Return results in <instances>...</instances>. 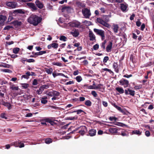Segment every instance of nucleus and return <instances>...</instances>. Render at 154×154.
<instances>
[{"mask_svg":"<svg viewBox=\"0 0 154 154\" xmlns=\"http://www.w3.org/2000/svg\"><path fill=\"white\" fill-rule=\"evenodd\" d=\"M45 71L48 74H51L53 71V69L52 68L49 69L46 68L45 69Z\"/></svg>","mask_w":154,"mask_h":154,"instance_id":"obj_31","label":"nucleus"},{"mask_svg":"<svg viewBox=\"0 0 154 154\" xmlns=\"http://www.w3.org/2000/svg\"><path fill=\"white\" fill-rule=\"evenodd\" d=\"M6 5L8 7L14 8L16 7L17 4L15 2H9L7 3Z\"/></svg>","mask_w":154,"mask_h":154,"instance_id":"obj_14","label":"nucleus"},{"mask_svg":"<svg viewBox=\"0 0 154 154\" xmlns=\"http://www.w3.org/2000/svg\"><path fill=\"white\" fill-rule=\"evenodd\" d=\"M20 48H15L13 49V52L14 53L16 54L18 53Z\"/></svg>","mask_w":154,"mask_h":154,"instance_id":"obj_41","label":"nucleus"},{"mask_svg":"<svg viewBox=\"0 0 154 154\" xmlns=\"http://www.w3.org/2000/svg\"><path fill=\"white\" fill-rule=\"evenodd\" d=\"M78 130H79L78 133L82 135H84L86 132L87 131V129L86 127L85 126H81L79 127Z\"/></svg>","mask_w":154,"mask_h":154,"instance_id":"obj_8","label":"nucleus"},{"mask_svg":"<svg viewBox=\"0 0 154 154\" xmlns=\"http://www.w3.org/2000/svg\"><path fill=\"white\" fill-rule=\"evenodd\" d=\"M0 67L9 68L10 67V65L8 64L3 63V64L0 65Z\"/></svg>","mask_w":154,"mask_h":154,"instance_id":"obj_47","label":"nucleus"},{"mask_svg":"<svg viewBox=\"0 0 154 154\" xmlns=\"http://www.w3.org/2000/svg\"><path fill=\"white\" fill-rule=\"evenodd\" d=\"M14 12L20 14H23L24 13L23 11L22 10L20 9L16 10L14 11Z\"/></svg>","mask_w":154,"mask_h":154,"instance_id":"obj_58","label":"nucleus"},{"mask_svg":"<svg viewBox=\"0 0 154 154\" xmlns=\"http://www.w3.org/2000/svg\"><path fill=\"white\" fill-rule=\"evenodd\" d=\"M88 133L90 136H94L96 135V131L95 129H92L89 131Z\"/></svg>","mask_w":154,"mask_h":154,"instance_id":"obj_21","label":"nucleus"},{"mask_svg":"<svg viewBox=\"0 0 154 154\" xmlns=\"http://www.w3.org/2000/svg\"><path fill=\"white\" fill-rule=\"evenodd\" d=\"M99 45L98 44H96L94 45L93 48L94 50H97L99 48Z\"/></svg>","mask_w":154,"mask_h":154,"instance_id":"obj_60","label":"nucleus"},{"mask_svg":"<svg viewBox=\"0 0 154 154\" xmlns=\"http://www.w3.org/2000/svg\"><path fill=\"white\" fill-rule=\"evenodd\" d=\"M67 38L65 36L63 35H62L60 37V40L61 41H66V40Z\"/></svg>","mask_w":154,"mask_h":154,"instance_id":"obj_49","label":"nucleus"},{"mask_svg":"<svg viewBox=\"0 0 154 154\" xmlns=\"http://www.w3.org/2000/svg\"><path fill=\"white\" fill-rule=\"evenodd\" d=\"M119 28V27L118 25L116 24L113 26V30L114 32L115 33H117L118 32V29Z\"/></svg>","mask_w":154,"mask_h":154,"instance_id":"obj_36","label":"nucleus"},{"mask_svg":"<svg viewBox=\"0 0 154 154\" xmlns=\"http://www.w3.org/2000/svg\"><path fill=\"white\" fill-rule=\"evenodd\" d=\"M113 124H114L115 125L118 126H122V127H123V126H125L126 125L125 124H123V123L118 122H113Z\"/></svg>","mask_w":154,"mask_h":154,"instance_id":"obj_29","label":"nucleus"},{"mask_svg":"<svg viewBox=\"0 0 154 154\" xmlns=\"http://www.w3.org/2000/svg\"><path fill=\"white\" fill-rule=\"evenodd\" d=\"M119 111L121 112L123 114L125 115L127 114V111L123 109H121V110H119Z\"/></svg>","mask_w":154,"mask_h":154,"instance_id":"obj_59","label":"nucleus"},{"mask_svg":"<svg viewBox=\"0 0 154 154\" xmlns=\"http://www.w3.org/2000/svg\"><path fill=\"white\" fill-rule=\"evenodd\" d=\"M10 89L13 91H18L19 90L18 86H16L14 84H12L10 85Z\"/></svg>","mask_w":154,"mask_h":154,"instance_id":"obj_19","label":"nucleus"},{"mask_svg":"<svg viewBox=\"0 0 154 154\" xmlns=\"http://www.w3.org/2000/svg\"><path fill=\"white\" fill-rule=\"evenodd\" d=\"M137 62L136 58H130V63L131 62L133 63H136Z\"/></svg>","mask_w":154,"mask_h":154,"instance_id":"obj_53","label":"nucleus"},{"mask_svg":"<svg viewBox=\"0 0 154 154\" xmlns=\"http://www.w3.org/2000/svg\"><path fill=\"white\" fill-rule=\"evenodd\" d=\"M82 23L85 24L86 26H89L91 24V22L87 20H85L82 22Z\"/></svg>","mask_w":154,"mask_h":154,"instance_id":"obj_44","label":"nucleus"},{"mask_svg":"<svg viewBox=\"0 0 154 154\" xmlns=\"http://www.w3.org/2000/svg\"><path fill=\"white\" fill-rule=\"evenodd\" d=\"M70 34H72L74 37H77L79 35V32L78 29H75L73 31L70 32Z\"/></svg>","mask_w":154,"mask_h":154,"instance_id":"obj_16","label":"nucleus"},{"mask_svg":"<svg viewBox=\"0 0 154 154\" xmlns=\"http://www.w3.org/2000/svg\"><path fill=\"white\" fill-rule=\"evenodd\" d=\"M94 31L97 34L101 36L103 40L104 39L105 36L104 31L103 30L94 28Z\"/></svg>","mask_w":154,"mask_h":154,"instance_id":"obj_4","label":"nucleus"},{"mask_svg":"<svg viewBox=\"0 0 154 154\" xmlns=\"http://www.w3.org/2000/svg\"><path fill=\"white\" fill-rule=\"evenodd\" d=\"M21 85L22 88L25 89L28 88L29 86V84L27 83H22Z\"/></svg>","mask_w":154,"mask_h":154,"instance_id":"obj_37","label":"nucleus"},{"mask_svg":"<svg viewBox=\"0 0 154 154\" xmlns=\"http://www.w3.org/2000/svg\"><path fill=\"white\" fill-rule=\"evenodd\" d=\"M61 11L63 12H66L69 13L73 11V9L71 7L65 6L62 8Z\"/></svg>","mask_w":154,"mask_h":154,"instance_id":"obj_7","label":"nucleus"},{"mask_svg":"<svg viewBox=\"0 0 154 154\" xmlns=\"http://www.w3.org/2000/svg\"><path fill=\"white\" fill-rule=\"evenodd\" d=\"M82 12L84 18H89L91 16V14L90 11L87 8H85L82 10Z\"/></svg>","mask_w":154,"mask_h":154,"instance_id":"obj_3","label":"nucleus"},{"mask_svg":"<svg viewBox=\"0 0 154 154\" xmlns=\"http://www.w3.org/2000/svg\"><path fill=\"white\" fill-rule=\"evenodd\" d=\"M41 102L42 103L45 104L48 102V100H45L42 98L41 99Z\"/></svg>","mask_w":154,"mask_h":154,"instance_id":"obj_56","label":"nucleus"},{"mask_svg":"<svg viewBox=\"0 0 154 154\" xmlns=\"http://www.w3.org/2000/svg\"><path fill=\"white\" fill-rule=\"evenodd\" d=\"M109 131L111 133L115 134L117 132V131L118 130V129L117 128H110L109 130Z\"/></svg>","mask_w":154,"mask_h":154,"instance_id":"obj_26","label":"nucleus"},{"mask_svg":"<svg viewBox=\"0 0 154 154\" xmlns=\"http://www.w3.org/2000/svg\"><path fill=\"white\" fill-rule=\"evenodd\" d=\"M121 134V135L123 136L128 137L129 136L128 132L124 129H122Z\"/></svg>","mask_w":154,"mask_h":154,"instance_id":"obj_24","label":"nucleus"},{"mask_svg":"<svg viewBox=\"0 0 154 154\" xmlns=\"http://www.w3.org/2000/svg\"><path fill=\"white\" fill-rule=\"evenodd\" d=\"M111 104L117 109L119 111L121 110V107H120L118 106L116 103H111Z\"/></svg>","mask_w":154,"mask_h":154,"instance_id":"obj_40","label":"nucleus"},{"mask_svg":"<svg viewBox=\"0 0 154 154\" xmlns=\"http://www.w3.org/2000/svg\"><path fill=\"white\" fill-rule=\"evenodd\" d=\"M96 20L97 22H98V23H99L102 24L103 26L107 28H109L111 26L110 24H109L107 23H106V22L104 20H103V19L100 18H97Z\"/></svg>","mask_w":154,"mask_h":154,"instance_id":"obj_6","label":"nucleus"},{"mask_svg":"<svg viewBox=\"0 0 154 154\" xmlns=\"http://www.w3.org/2000/svg\"><path fill=\"white\" fill-rule=\"evenodd\" d=\"M79 100L80 101L82 102L85 100V98L84 97H79Z\"/></svg>","mask_w":154,"mask_h":154,"instance_id":"obj_64","label":"nucleus"},{"mask_svg":"<svg viewBox=\"0 0 154 154\" xmlns=\"http://www.w3.org/2000/svg\"><path fill=\"white\" fill-rule=\"evenodd\" d=\"M73 112H76L77 114H81L82 112H84L85 113V112L81 109H78L74 111Z\"/></svg>","mask_w":154,"mask_h":154,"instance_id":"obj_42","label":"nucleus"},{"mask_svg":"<svg viewBox=\"0 0 154 154\" xmlns=\"http://www.w3.org/2000/svg\"><path fill=\"white\" fill-rule=\"evenodd\" d=\"M1 89L2 90V91L4 93H6V86H3L1 87Z\"/></svg>","mask_w":154,"mask_h":154,"instance_id":"obj_45","label":"nucleus"},{"mask_svg":"<svg viewBox=\"0 0 154 154\" xmlns=\"http://www.w3.org/2000/svg\"><path fill=\"white\" fill-rule=\"evenodd\" d=\"M89 36L90 41H93L95 40V37L92 32L91 31L89 32Z\"/></svg>","mask_w":154,"mask_h":154,"instance_id":"obj_18","label":"nucleus"},{"mask_svg":"<svg viewBox=\"0 0 154 154\" xmlns=\"http://www.w3.org/2000/svg\"><path fill=\"white\" fill-rule=\"evenodd\" d=\"M75 79L76 81L79 82H80L82 80V78L80 76H77L76 77Z\"/></svg>","mask_w":154,"mask_h":154,"instance_id":"obj_48","label":"nucleus"},{"mask_svg":"<svg viewBox=\"0 0 154 154\" xmlns=\"http://www.w3.org/2000/svg\"><path fill=\"white\" fill-rule=\"evenodd\" d=\"M12 26H10L9 25H8L4 27V30H9L11 28H13Z\"/></svg>","mask_w":154,"mask_h":154,"instance_id":"obj_52","label":"nucleus"},{"mask_svg":"<svg viewBox=\"0 0 154 154\" xmlns=\"http://www.w3.org/2000/svg\"><path fill=\"white\" fill-rule=\"evenodd\" d=\"M118 65L117 63H114L113 64V68L115 69V71L116 72H119V69L118 68Z\"/></svg>","mask_w":154,"mask_h":154,"instance_id":"obj_32","label":"nucleus"},{"mask_svg":"<svg viewBox=\"0 0 154 154\" xmlns=\"http://www.w3.org/2000/svg\"><path fill=\"white\" fill-rule=\"evenodd\" d=\"M147 66H154V58L153 59V60H150V61L148 62L147 63Z\"/></svg>","mask_w":154,"mask_h":154,"instance_id":"obj_34","label":"nucleus"},{"mask_svg":"<svg viewBox=\"0 0 154 154\" xmlns=\"http://www.w3.org/2000/svg\"><path fill=\"white\" fill-rule=\"evenodd\" d=\"M120 8L121 10L123 12H126L127 11V6L126 5L123 4H120Z\"/></svg>","mask_w":154,"mask_h":154,"instance_id":"obj_22","label":"nucleus"},{"mask_svg":"<svg viewBox=\"0 0 154 154\" xmlns=\"http://www.w3.org/2000/svg\"><path fill=\"white\" fill-rule=\"evenodd\" d=\"M102 72H103L104 71H107L109 72L110 74L113 73V72L110 69L105 68L102 69Z\"/></svg>","mask_w":154,"mask_h":154,"instance_id":"obj_39","label":"nucleus"},{"mask_svg":"<svg viewBox=\"0 0 154 154\" xmlns=\"http://www.w3.org/2000/svg\"><path fill=\"white\" fill-rule=\"evenodd\" d=\"M116 90L120 94H123L124 92V91L123 88H122L118 87L116 88Z\"/></svg>","mask_w":154,"mask_h":154,"instance_id":"obj_27","label":"nucleus"},{"mask_svg":"<svg viewBox=\"0 0 154 154\" xmlns=\"http://www.w3.org/2000/svg\"><path fill=\"white\" fill-rule=\"evenodd\" d=\"M91 94L94 97H97V94L95 91H92Z\"/></svg>","mask_w":154,"mask_h":154,"instance_id":"obj_54","label":"nucleus"},{"mask_svg":"<svg viewBox=\"0 0 154 154\" xmlns=\"http://www.w3.org/2000/svg\"><path fill=\"white\" fill-rule=\"evenodd\" d=\"M42 19L35 15H31L28 19V21L30 24L34 26H37L41 22Z\"/></svg>","mask_w":154,"mask_h":154,"instance_id":"obj_1","label":"nucleus"},{"mask_svg":"<svg viewBox=\"0 0 154 154\" xmlns=\"http://www.w3.org/2000/svg\"><path fill=\"white\" fill-rule=\"evenodd\" d=\"M109 119L111 121L113 120L116 121L117 120V118L115 117H110L109 118Z\"/></svg>","mask_w":154,"mask_h":154,"instance_id":"obj_61","label":"nucleus"},{"mask_svg":"<svg viewBox=\"0 0 154 154\" xmlns=\"http://www.w3.org/2000/svg\"><path fill=\"white\" fill-rule=\"evenodd\" d=\"M119 82L120 85H123L125 88L128 87L129 85L128 81L124 79H122L119 81Z\"/></svg>","mask_w":154,"mask_h":154,"instance_id":"obj_9","label":"nucleus"},{"mask_svg":"<svg viewBox=\"0 0 154 154\" xmlns=\"http://www.w3.org/2000/svg\"><path fill=\"white\" fill-rule=\"evenodd\" d=\"M46 53V51H41L38 52H32V55H31L30 56L31 57H36L38 55H42L43 54Z\"/></svg>","mask_w":154,"mask_h":154,"instance_id":"obj_11","label":"nucleus"},{"mask_svg":"<svg viewBox=\"0 0 154 154\" xmlns=\"http://www.w3.org/2000/svg\"><path fill=\"white\" fill-rule=\"evenodd\" d=\"M49 86L47 85H43L40 87L38 90L36 92L38 94H41L42 91L44 90L45 89H47L49 88Z\"/></svg>","mask_w":154,"mask_h":154,"instance_id":"obj_10","label":"nucleus"},{"mask_svg":"<svg viewBox=\"0 0 154 154\" xmlns=\"http://www.w3.org/2000/svg\"><path fill=\"white\" fill-rule=\"evenodd\" d=\"M38 84V82L37 80L36 79H34L32 82V85H37Z\"/></svg>","mask_w":154,"mask_h":154,"instance_id":"obj_51","label":"nucleus"},{"mask_svg":"<svg viewBox=\"0 0 154 154\" xmlns=\"http://www.w3.org/2000/svg\"><path fill=\"white\" fill-rule=\"evenodd\" d=\"M27 7L31 9L32 11H35L38 9V8L34 3L28 2L26 3Z\"/></svg>","mask_w":154,"mask_h":154,"instance_id":"obj_5","label":"nucleus"},{"mask_svg":"<svg viewBox=\"0 0 154 154\" xmlns=\"http://www.w3.org/2000/svg\"><path fill=\"white\" fill-rule=\"evenodd\" d=\"M135 92L134 91L132 90L129 88L125 90V94L126 95L130 94L134 96L135 95Z\"/></svg>","mask_w":154,"mask_h":154,"instance_id":"obj_12","label":"nucleus"},{"mask_svg":"<svg viewBox=\"0 0 154 154\" xmlns=\"http://www.w3.org/2000/svg\"><path fill=\"white\" fill-rule=\"evenodd\" d=\"M112 42H110L109 44L107 46L106 48V50L107 52H109L110 51L112 48Z\"/></svg>","mask_w":154,"mask_h":154,"instance_id":"obj_28","label":"nucleus"},{"mask_svg":"<svg viewBox=\"0 0 154 154\" xmlns=\"http://www.w3.org/2000/svg\"><path fill=\"white\" fill-rule=\"evenodd\" d=\"M81 23L78 21L70 22L67 24L64 23L63 24L64 27L66 29H69L68 26L71 27H75L79 28L80 27Z\"/></svg>","mask_w":154,"mask_h":154,"instance_id":"obj_2","label":"nucleus"},{"mask_svg":"<svg viewBox=\"0 0 154 154\" xmlns=\"http://www.w3.org/2000/svg\"><path fill=\"white\" fill-rule=\"evenodd\" d=\"M106 41L105 40L103 43H102L101 45V47L103 48V49H104L105 48V44L106 43Z\"/></svg>","mask_w":154,"mask_h":154,"instance_id":"obj_63","label":"nucleus"},{"mask_svg":"<svg viewBox=\"0 0 154 154\" xmlns=\"http://www.w3.org/2000/svg\"><path fill=\"white\" fill-rule=\"evenodd\" d=\"M95 89H99L101 91H103V90H104L103 88V85L101 84H99L97 85V86H95Z\"/></svg>","mask_w":154,"mask_h":154,"instance_id":"obj_17","label":"nucleus"},{"mask_svg":"<svg viewBox=\"0 0 154 154\" xmlns=\"http://www.w3.org/2000/svg\"><path fill=\"white\" fill-rule=\"evenodd\" d=\"M13 145L16 146L18 147L19 144L20 143V142H15L13 143Z\"/></svg>","mask_w":154,"mask_h":154,"instance_id":"obj_62","label":"nucleus"},{"mask_svg":"<svg viewBox=\"0 0 154 154\" xmlns=\"http://www.w3.org/2000/svg\"><path fill=\"white\" fill-rule=\"evenodd\" d=\"M52 63L54 65H56L59 66H63L62 63L60 62H54Z\"/></svg>","mask_w":154,"mask_h":154,"instance_id":"obj_38","label":"nucleus"},{"mask_svg":"<svg viewBox=\"0 0 154 154\" xmlns=\"http://www.w3.org/2000/svg\"><path fill=\"white\" fill-rule=\"evenodd\" d=\"M76 5L79 7H83V5L82 3L79 2H76Z\"/></svg>","mask_w":154,"mask_h":154,"instance_id":"obj_55","label":"nucleus"},{"mask_svg":"<svg viewBox=\"0 0 154 154\" xmlns=\"http://www.w3.org/2000/svg\"><path fill=\"white\" fill-rule=\"evenodd\" d=\"M132 134H136L138 135H141L142 132L139 130H134L132 131Z\"/></svg>","mask_w":154,"mask_h":154,"instance_id":"obj_30","label":"nucleus"},{"mask_svg":"<svg viewBox=\"0 0 154 154\" xmlns=\"http://www.w3.org/2000/svg\"><path fill=\"white\" fill-rule=\"evenodd\" d=\"M84 86L85 87H87V88L88 89H95V86H93L90 85L88 86L87 85H84Z\"/></svg>","mask_w":154,"mask_h":154,"instance_id":"obj_46","label":"nucleus"},{"mask_svg":"<svg viewBox=\"0 0 154 154\" xmlns=\"http://www.w3.org/2000/svg\"><path fill=\"white\" fill-rule=\"evenodd\" d=\"M52 142V139L51 138H47L45 139V142L46 143L49 144L51 143Z\"/></svg>","mask_w":154,"mask_h":154,"instance_id":"obj_35","label":"nucleus"},{"mask_svg":"<svg viewBox=\"0 0 154 154\" xmlns=\"http://www.w3.org/2000/svg\"><path fill=\"white\" fill-rule=\"evenodd\" d=\"M85 104L88 106H91L92 103L90 100H87L85 101Z\"/></svg>","mask_w":154,"mask_h":154,"instance_id":"obj_33","label":"nucleus"},{"mask_svg":"<svg viewBox=\"0 0 154 154\" xmlns=\"http://www.w3.org/2000/svg\"><path fill=\"white\" fill-rule=\"evenodd\" d=\"M7 19L6 17L2 15H0V25H3Z\"/></svg>","mask_w":154,"mask_h":154,"instance_id":"obj_15","label":"nucleus"},{"mask_svg":"<svg viewBox=\"0 0 154 154\" xmlns=\"http://www.w3.org/2000/svg\"><path fill=\"white\" fill-rule=\"evenodd\" d=\"M54 96L57 97L58 96L60 95V93L58 91H53Z\"/></svg>","mask_w":154,"mask_h":154,"instance_id":"obj_50","label":"nucleus"},{"mask_svg":"<svg viewBox=\"0 0 154 154\" xmlns=\"http://www.w3.org/2000/svg\"><path fill=\"white\" fill-rule=\"evenodd\" d=\"M30 76V72L28 71L25 73V74L21 76V79L24 78L28 79L29 78V76Z\"/></svg>","mask_w":154,"mask_h":154,"instance_id":"obj_23","label":"nucleus"},{"mask_svg":"<svg viewBox=\"0 0 154 154\" xmlns=\"http://www.w3.org/2000/svg\"><path fill=\"white\" fill-rule=\"evenodd\" d=\"M52 75L54 78H55L56 76L60 75L61 76H63L65 77L66 78H68V77L67 76H66L64 74L62 73H54V72L52 73Z\"/></svg>","mask_w":154,"mask_h":154,"instance_id":"obj_25","label":"nucleus"},{"mask_svg":"<svg viewBox=\"0 0 154 154\" xmlns=\"http://www.w3.org/2000/svg\"><path fill=\"white\" fill-rule=\"evenodd\" d=\"M134 88L135 90H139L141 89L142 88V86L140 85H136L135 86Z\"/></svg>","mask_w":154,"mask_h":154,"instance_id":"obj_57","label":"nucleus"},{"mask_svg":"<svg viewBox=\"0 0 154 154\" xmlns=\"http://www.w3.org/2000/svg\"><path fill=\"white\" fill-rule=\"evenodd\" d=\"M1 71L5 72H8L9 73L12 72V71L10 69H2Z\"/></svg>","mask_w":154,"mask_h":154,"instance_id":"obj_43","label":"nucleus"},{"mask_svg":"<svg viewBox=\"0 0 154 154\" xmlns=\"http://www.w3.org/2000/svg\"><path fill=\"white\" fill-rule=\"evenodd\" d=\"M58 45L56 43H53L48 46V49H50L51 48H56L58 47Z\"/></svg>","mask_w":154,"mask_h":154,"instance_id":"obj_20","label":"nucleus"},{"mask_svg":"<svg viewBox=\"0 0 154 154\" xmlns=\"http://www.w3.org/2000/svg\"><path fill=\"white\" fill-rule=\"evenodd\" d=\"M35 3L37 7L39 9H42L44 7V5L43 3L39 0H36Z\"/></svg>","mask_w":154,"mask_h":154,"instance_id":"obj_13","label":"nucleus"}]
</instances>
